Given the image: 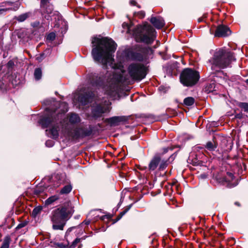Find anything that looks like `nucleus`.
<instances>
[{"label":"nucleus","mask_w":248,"mask_h":248,"mask_svg":"<svg viewBox=\"0 0 248 248\" xmlns=\"http://www.w3.org/2000/svg\"><path fill=\"white\" fill-rule=\"evenodd\" d=\"M91 95L89 96L88 95H82L81 94L79 96L78 100L80 102L82 105H86L89 102H91Z\"/></svg>","instance_id":"dca6fc26"},{"label":"nucleus","mask_w":248,"mask_h":248,"mask_svg":"<svg viewBox=\"0 0 248 248\" xmlns=\"http://www.w3.org/2000/svg\"><path fill=\"white\" fill-rule=\"evenodd\" d=\"M48 0H41V5H45L48 2Z\"/></svg>","instance_id":"ea45409f"},{"label":"nucleus","mask_w":248,"mask_h":248,"mask_svg":"<svg viewBox=\"0 0 248 248\" xmlns=\"http://www.w3.org/2000/svg\"><path fill=\"white\" fill-rule=\"evenodd\" d=\"M235 204L238 206H240V204L238 202H235Z\"/></svg>","instance_id":"de8ad7c7"},{"label":"nucleus","mask_w":248,"mask_h":248,"mask_svg":"<svg viewBox=\"0 0 248 248\" xmlns=\"http://www.w3.org/2000/svg\"><path fill=\"white\" fill-rule=\"evenodd\" d=\"M246 83L248 85V79L246 80Z\"/></svg>","instance_id":"8fccbe9b"},{"label":"nucleus","mask_w":248,"mask_h":248,"mask_svg":"<svg viewBox=\"0 0 248 248\" xmlns=\"http://www.w3.org/2000/svg\"><path fill=\"white\" fill-rule=\"evenodd\" d=\"M130 5L132 6H137L139 8H140L141 6L138 4L135 0H130L129 1Z\"/></svg>","instance_id":"f704fd0d"},{"label":"nucleus","mask_w":248,"mask_h":248,"mask_svg":"<svg viewBox=\"0 0 248 248\" xmlns=\"http://www.w3.org/2000/svg\"><path fill=\"white\" fill-rule=\"evenodd\" d=\"M172 186L170 187V189L171 190H172Z\"/></svg>","instance_id":"3c124183"},{"label":"nucleus","mask_w":248,"mask_h":248,"mask_svg":"<svg viewBox=\"0 0 248 248\" xmlns=\"http://www.w3.org/2000/svg\"><path fill=\"white\" fill-rule=\"evenodd\" d=\"M27 225V223L26 222H22V223H19L17 226L16 227V229H21L24 227H25L26 225Z\"/></svg>","instance_id":"e433bc0d"},{"label":"nucleus","mask_w":248,"mask_h":248,"mask_svg":"<svg viewBox=\"0 0 248 248\" xmlns=\"http://www.w3.org/2000/svg\"><path fill=\"white\" fill-rule=\"evenodd\" d=\"M128 76L123 77L121 74L107 71L94 74L90 78L93 86L102 88L106 94L113 97L118 93L121 83H129L130 80L140 81L144 78L147 74V67L142 63L132 62L127 67Z\"/></svg>","instance_id":"f257e3e1"},{"label":"nucleus","mask_w":248,"mask_h":248,"mask_svg":"<svg viewBox=\"0 0 248 248\" xmlns=\"http://www.w3.org/2000/svg\"><path fill=\"white\" fill-rule=\"evenodd\" d=\"M125 57L131 60L142 62L145 58L144 50L142 48L136 49L129 48L124 50Z\"/></svg>","instance_id":"1a4fd4ad"},{"label":"nucleus","mask_w":248,"mask_h":248,"mask_svg":"<svg viewBox=\"0 0 248 248\" xmlns=\"http://www.w3.org/2000/svg\"><path fill=\"white\" fill-rule=\"evenodd\" d=\"M238 106L243 108L244 110L248 113V103L245 102H239L238 103Z\"/></svg>","instance_id":"bb28decb"},{"label":"nucleus","mask_w":248,"mask_h":248,"mask_svg":"<svg viewBox=\"0 0 248 248\" xmlns=\"http://www.w3.org/2000/svg\"><path fill=\"white\" fill-rule=\"evenodd\" d=\"M51 16H50V15L46 16H45V18H46L47 20H49V17H50Z\"/></svg>","instance_id":"a18cd8bd"},{"label":"nucleus","mask_w":248,"mask_h":248,"mask_svg":"<svg viewBox=\"0 0 248 248\" xmlns=\"http://www.w3.org/2000/svg\"><path fill=\"white\" fill-rule=\"evenodd\" d=\"M150 22L157 29L162 28L165 25L164 21L163 18L160 16L152 17Z\"/></svg>","instance_id":"4468645a"},{"label":"nucleus","mask_w":248,"mask_h":248,"mask_svg":"<svg viewBox=\"0 0 248 248\" xmlns=\"http://www.w3.org/2000/svg\"><path fill=\"white\" fill-rule=\"evenodd\" d=\"M234 60L232 53L224 48H218L215 50L209 62L213 71L219 72L220 69L229 67Z\"/></svg>","instance_id":"39448f33"},{"label":"nucleus","mask_w":248,"mask_h":248,"mask_svg":"<svg viewBox=\"0 0 248 248\" xmlns=\"http://www.w3.org/2000/svg\"><path fill=\"white\" fill-rule=\"evenodd\" d=\"M217 181L220 184L225 185V183L231 182L233 179V175L232 173L228 172L226 175L221 177L218 176L216 177Z\"/></svg>","instance_id":"ddd939ff"},{"label":"nucleus","mask_w":248,"mask_h":248,"mask_svg":"<svg viewBox=\"0 0 248 248\" xmlns=\"http://www.w3.org/2000/svg\"><path fill=\"white\" fill-rule=\"evenodd\" d=\"M170 158H165L164 154H157L151 159L148 165L149 170H155L158 166L160 171L164 170L169 164Z\"/></svg>","instance_id":"6e6552de"},{"label":"nucleus","mask_w":248,"mask_h":248,"mask_svg":"<svg viewBox=\"0 0 248 248\" xmlns=\"http://www.w3.org/2000/svg\"><path fill=\"white\" fill-rule=\"evenodd\" d=\"M74 211L70 202L65 203L62 206L53 210L50 215L52 229L54 230H63L66 221L71 217Z\"/></svg>","instance_id":"20e7f679"},{"label":"nucleus","mask_w":248,"mask_h":248,"mask_svg":"<svg viewBox=\"0 0 248 248\" xmlns=\"http://www.w3.org/2000/svg\"><path fill=\"white\" fill-rule=\"evenodd\" d=\"M10 242V237L9 236H6L4 238L2 244L0 248H9Z\"/></svg>","instance_id":"4be33fe9"},{"label":"nucleus","mask_w":248,"mask_h":248,"mask_svg":"<svg viewBox=\"0 0 248 248\" xmlns=\"http://www.w3.org/2000/svg\"><path fill=\"white\" fill-rule=\"evenodd\" d=\"M67 119L68 123L72 125L78 124L80 122V118L78 114L74 113L68 114Z\"/></svg>","instance_id":"2eb2a0df"},{"label":"nucleus","mask_w":248,"mask_h":248,"mask_svg":"<svg viewBox=\"0 0 248 248\" xmlns=\"http://www.w3.org/2000/svg\"><path fill=\"white\" fill-rule=\"evenodd\" d=\"M167 150H168V149H165V152H167Z\"/></svg>","instance_id":"864d4df0"},{"label":"nucleus","mask_w":248,"mask_h":248,"mask_svg":"<svg viewBox=\"0 0 248 248\" xmlns=\"http://www.w3.org/2000/svg\"><path fill=\"white\" fill-rule=\"evenodd\" d=\"M204 146L208 150L210 151H213L217 148V143L214 140L209 141L206 143Z\"/></svg>","instance_id":"a211bd4d"},{"label":"nucleus","mask_w":248,"mask_h":248,"mask_svg":"<svg viewBox=\"0 0 248 248\" xmlns=\"http://www.w3.org/2000/svg\"><path fill=\"white\" fill-rule=\"evenodd\" d=\"M215 84L214 83L207 84L204 88L205 92L207 93L212 92L215 90Z\"/></svg>","instance_id":"393cba45"},{"label":"nucleus","mask_w":248,"mask_h":248,"mask_svg":"<svg viewBox=\"0 0 248 248\" xmlns=\"http://www.w3.org/2000/svg\"><path fill=\"white\" fill-rule=\"evenodd\" d=\"M131 208V205H129L127 207H126L124 211H123L122 212H121L118 215V216L114 220V223H115L117 221H118V220H119L122 217L125 215L128 211L130 209V208Z\"/></svg>","instance_id":"b1692460"},{"label":"nucleus","mask_w":248,"mask_h":248,"mask_svg":"<svg viewBox=\"0 0 248 248\" xmlns=\"http://www.w3.org/2000/svg\"><path fill=\"white\" fill-rule=\"evenodd\" d=\"M59 199V197L58 195H53L48 199H47L45 202V204L46 206H49L53 204L54 202Z\"/></svg>","instance_id":"aec40b11"},{"label":"nucleus","mask_w":248,"mask_h":248,"mask_svg":"<svg viewBox=\"0 0 248 248\" xmlns=\"http://www.w3.org/2000/svg\"><path fill=\"white\" fill-rule=\"evenodd\" d=\"M41 211V208L40 207H36L35 208L32 212V215L34 217L36 216L38 214H39Z\"/></svg>","instance_id":"7c9ffc66"},{"label":"nucleus","mask_w":248,"mask_h":248,"mask_svg":"<svg viewBox=\"0 0 248 248\" xmlns=\"http://www.w3.org/2000/svg\"><path fill=\"white\" fill-rule=\"evenodd\" d=\"M76 228V227H72L71 228H69L66 231L65 235H68V234L73 230L74 229Z\"/></svg>","instance_id":"4c0bfd02"},{"label":"nucleus","mask_w":248,"mask_h":248,"mask_svg":"<svg viewBox=\"0 0 248 248\" xmlns=\"http://www.w3.org/2000/svg\"><path fill=\"white\" fill-rule=\"evenodd\" d=\"M60 185H63L64 186H71V184L69 180L67 178L66 176L63 174L61 176V178L59 180V182Z\"/></svg>","instance_id":"412c9836"},{"label":"nucleus","mask_w":248,"mask_h":248,"mask_svg":"<svg viewBox=\"0 0 248 248\" xmlns=\"http://www.w3.org/2000/svg\"><path fill=\"white\" fill-rule=\"evenodd\" d=\"M235 117L236 118L241 119L243 117V114H242V113L241 112V113L236 114L235 115Z\"/></svg>","instance_id":"58836bf2"},{"label":"nucleus","mask_w":248,"mask_h":248,"mask_svg":"<svg viewBox=\"0 0 248 248\" xmlns=\"http://www.w3.org/2000/svg\"><path fill=\"white\" fill-rule=\"evenodd\" d=\"M238 183H231V185H238Z\"/></svg>","instance_id":"09e8293b"},{"label":"nucleus","mask_w":248,"mask_h":248,"mask_svg":"<svg viewBox=\"0 0 248 248\" xmlns=\"http://www.w3.org/2000/svg\"><path fill=\"white\" fill-rule=\"evenodd\" d=\"M155 31L149 24L137 26L134 31L135 39L138 42L152 44L155 38Z\"/></svg>","instance_id":"423d86ee"},{"label":"nucleus","mask_w":248,"mask_h":248,"mask_svg":"<svg viewBox=\"0 0 248 248\" xmlns=\"http://www.w3.org/2000/svg\"><path fill=\"white\" fill-rule=\"evenodd\" d=\"M42 70L40 68H36L34 72V76L36 80H39L42 77Z\"/></svg>","instance_id":"a878e982"},{"label":"nucleus","mask_w":248,"mask_h":248,"mask_svg":"<svg viewBox=\"0 0 248 248\" xmlns=\"http://www.w3.org/2000/svg\"><path fill=\"white\" fill-rule=\"evenodd\" d=\"M124 118L122 116H114L111 117L108 119V122L111 125H117L118 124L124 121Z\"/></svg>","instance_id":"f3484780"},{"label":"nucleus","mask_w":248,"mask_h":248,"mask_svg":"<svg viewBox=\"0 0 248 248\" xmlns=\"http://www.w3.org/2000/svg\"><path fill=\"white\" fill-rule=\"evenodd\" d=\"M231 34L230 29L225 25H218L215 31L214 35L217 37H225Z\"/></svg>","instance_id":"9d476101"},{"label":"nucleus","mask_w":248,"mask_h":248,"mask_svg":"<svg viewBox=\"0 0 248 248\" xmlns=\"http://www.w3.org/2000/svg\"><path fill=\"white\" fill-rule=\"evenodd\" d=\"M175 188H176V189H178V186H176V187H175Z\"/></svg>","instance_id":"5fc2aeb1"},{"label":"nucleus","mask_w":248,"mask_h":248,"mask_svg":"<svg viewBox=\"0 0 248 248\" xmlns=\"http://www.w3.org/2000/svg\"><path fill=\"white\" fill-rule=\"evenodd\" d=\"M180 81L186 86H192L200 78L199 73L191 68H186L181 73Z\"/></svg>","instance_id":"0eeeda50"},{"label":"nucleus","mask_w":248,"mask_h":248,"mask_svg":"<svg viewBox=\"0 0 248 248\" xmlns=\"http://www.w3.org/2000/svg\"><path fill=\"white\" fill-rule=\"evenodd\" d=\"M56 248H67L68 247V244H64L62 243H58L55 244Z\"/></svg>","instance_id":"2f4dec72"},{"label":"nucleus","mask_w":248,"mask_h":248,"mask_svg":"<svg viewBox=\"0 0 248 248\" xmlns=\"http://www.w3.org/2000/svg\"><path fill=\"white\" fill-rule=\"evenodd\" d=\"M122 26H123V28L124 29H127V33H129L130 32V30H129V26L128 25V24L126 23H124L122 25Z\"/></svg>","instance_id":"c9c22d12"},{"label":"nucleus","mask_w":248,"mask_h":248,"mask_svg":"<svg viewBox=\"0 0 248 248\" xmlns=\"http://www.w3.org/2000/svg\"><path fill=\"white\" fill-rule=\"evenodd\" d=\"M56 38V34L54 32L49 33L46 36V40L47 41H52Z\"/></svg>","instance_id":"c756f323"},{"label":"nucleus","mask_w":248,"mask_h":248,"mask_svg":"<svg viewBox=\"0 0 248 248\" xmlns=\"http://www.w3.org/2000/svg\"><path fill=\"white\" fill-rule=\"evenodd\" d=\"M145 16V12L143 11H140L138 12H136L134 13V16H137L140 18H143Z\"/></svg>","instance_id":"c85d7f7f"},{"label":"nucleus","mask_w":248,"mask_h":248,"mask_svg":"<svg viewBox=\"0 0 248 248\" xmlns=\"http://www.w3.org/2000/svg\"><path fill=\"white\" fill-rule=\"evenodd\" d=\"M39 25V22H34L32 24V26L33 27H36L37 26H38Z\"/></svg>","instance_id":"37998d69"},{"label":"nucleus","mask_w":248,"mask_h":248,"mask_svg":"<svg viewBox=\"0 0 248 248\" xmlns=\"http://www.w3.org/2000/svg\"><path fill=\"white\" fill-rule=\"evenodd\" d=\"M67 135L69 137L73 139H78L86 136L83 132V130L79 128H76L71 130H68Z\"/></svg>","instance_id":"f8f14e48"},{"label":"nucleus","mask_w":248,"mask_h":248,"mask_svg":"<svg viewBox=\"0 0 248 248\" xmlns=\"http://www.w3.org/2000/svg\"><path fill=\"white\" fill-rule=\"evenodd\" d=\"M92 43V55L94 61L106 66L114 60L112 54L116 49L117 45L113 40L107 37H94Z\"/></svg>","instance_id":"f03ea898"},{"label":"nucleus","mask_w":248,"mask_h":248,"mask_svg":"<svg viewBox=\"0 0 248 248\" xmlns=\"http://www.w3.org/2000/svg\"><path fill=\"white\" fill-rule=\"evenodd\" d=\"M203 18H202V17H200V18H199L198 19V21L199 22H202V21H203Z\"/></svg>","instance_id":"c03bdc74"},{"label":"nucleus","mask_w":248,"mask_h":248,"mask_svg":"<svg viewBox=\"0 0 248 248\" xmlns=\"http://www.w3.org/2000/svg\"><path fill=\"white\" fill-rule=\"evenodd\" d=\"M46 144L47 146H51V145L52 144V141H51V140L46 141Z\"/></svg>","instance_id":"a19ab883"},{"label":"nucleus","mask_w":248,"mask_h":248,"mask_svg":"<svg viewBox=\"0 0 248 248\" xmlns=\"http://www.w3.org/2000/svg\"><path fill=\"white\" fill-rule=\"evenodd\" d=\"M72 190V187H63L60 191L61 194H67Z\"/></svg>","instance_id":"cd10ccee"},{"label":"nucleus","mask_w":248,"mask_h":248,"mask_svg":"<svg viewBox=\"0 0 248 248\" xmlns=\"http://www.w3.org/2000/svg\"><path fill=\"white\" fill-rule=\"evenodd\" d=\"M8 3H9L8 2H3L1 3H0V8H3V7Z\"/></svg>","instance_id":"79ce46f5"},{"label":"nucleus","mask_w":248,"mask_h":248,"mask_svg":"<svg viewBox=\"0 0 248 248\" xmlns=\"http://www.w3.org/2000/svg\"><path fill=\"white\" fill-rule=\"evenodd\" d=\"M58 104V103L57 102H55V104Z\"/></svg>","instance_id":"603ef678"},{"label":"nucleus","mask_w":248,"mask_h":248,"mask_svg":"<svg viewBox=\"0 0 248 248\" xmlns=\"http://www.w3.org/2000/svg\"><path fill=\"white\" fill-rule=\"evenodd\" d=\"M83 223H84L85 224L88 225L90 223V221H84V222H83Z\"/></svg>","instance_id":"49530a36"},{"label":"nucleus","mask_w":248,"mask_h":248,"mask_svg":"<svg viewBox=\"0 0 248 248\" xmlns=\"http://www.w3.org/2000/svg\"><path fill=\"white\" fill-rule=\"evenodd\" d=\"M12 8H0V15H4L5 13L8 11L11 10Z\"/></svg>","instance_id":"72a5a7b5"},{"label":"nucleus","mask_w":248,"mask_h":248,"mask_svg":"<svg viewBox=\"0 0 248 248\" xmlns=\"http://www.w3.org/2000/svg\"><path fill=\"white\" fill-rule=\"evenodd\" d=\"M31 16V12H27L26 13L22 14L15 17V19L17 20L18 22H21L26 20L27 18L30 17Z\"/></svg>","instance_id":"6ab92c4d"},{"label":"nucleus","mask_w":248,"mask_h":248,"mask_svg":"<svg viewBox=\"0 0 248 248\" xmlns=\"http://www.w3.org/2000/svg\"><path fill=\"white\" fill-rule=\"evenodd\" d=\"M110 104V103L107 101L103 104L99 103L93 110L94 114L99 116L102 113L109 111Z\"/></svg>","instance_id":"9b49d317"},{"label":"nucleus","mask_w":248,"mask_h":248,"mask_svg":"<svg viewBox=\"0 0 248 248\" xmlns=\"http://www.w3.org/2000/svg\"><path fill=\"white\" fill-rule=\"evenodd\" d=\"M80 242V238H76L72 243L70 246L71 248H74L76 246L77 244Z\"/></svg>","instance_id":"473e14b6"},{"label":"nucleus","mask_w":248,"mask_h":248,"mask_svg":"<svg viewBox=\"0 0 248 248\" xmlns=\"http://www.w3.org/2000/svg\"><path fill=\"white\" fill-rule=\"evenodd\" d=\"M195 103V99L192 97H188L184 100V104L186 106H191Z\"/></svg>","instance_id":"5701e85b"},{"label":"nucleus","mask_w":248,"mask_h":248,"mask_svg":"<svg viewBox=\"0 0 248 248\" xmlns=\"http://www.w3.org/2000/svg\"><path fill=\"white\" fill-rule=\"evenodd\" d=\"M59 104L61 106H62L64 108L62 110V112L61 113L58 112L56 115V110L50 111V109L47 108L46 109L47 116L43 118L40 120V124L44 128L52 126L49 130H46V132L49 137L54 139L58 138L59 136V127L58 125H56L55 124H57V121L62 117L63 114L68 110V105L67 103L62 102L59 103Z\"/></svg>","instance_id":"7ed1b4c3"}]
</instances>
